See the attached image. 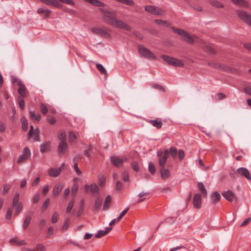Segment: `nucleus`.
<instances>
[{"instance_id":"774afa93","label":"nucleus","mask_w":251,"mask_h":251,"mask_svg":"<svg viewBox=\"0 0 251 251\" xmlns=\"http://www.w3.org/2000/svg\"><path fill=\"white\" fill-rule=\"evenodd\" d=\"M45 250L44 246L42 244H39L36 246V250L37 251H44Z\"/></svg>"},{"instance_id":"58836bf2","label":"nucleus","mask_w":251,"mask_h":251,"mask_svg":"<svg viewBox=\"0 0 251 251\" xmlns=\"http://www.w3.org/2000/svg\"><path fill=\"white\" fill-rule=\"evenodd\" d=\"M58 138L60 140V142L65 141L66 139L65 132L64 130H60L58 133Z\"/></svg>"},{"instance_id":"4be33fe9","label":"nucleus","mask_w":251,"mask_h":251,"mask_svg":"<svg viewBox=\"0 0 251 251\" xmlns=\"http://www.w3.org/2000/svg\"><path fill=\"white\" fill-rule=\"evenodd\" d=\"M112 229V228L111 227H106L105 228V230H99L97 234L96 235V237L97 238H100L102 236L106 235L107 233L110 232V231Z\"/></svg>"},{"instance_id":"2eb2a0df","label":"nucleus","mask_w":251,"mask_h":251,"mask_svg":"<svg viewBox=\"0 0 251 251\" xmlns=\"http://www.w3.org/2000/svg\"><path fill=\"white\" fill-rule=\"evenodd\" d=\"M223 196L229 201H232L235 198L234 193L231 190H228L222 193Z\"/></svg>"},{"instance_id":"bb28decb","label":"nucleus","mask_w":251,"mask_h":251,"mask_svg":"<svg viewBox=\"0 0 251 251\" xmlns=\"http://www.w3.org/2000/svg\"><path fill=\"white\" fill-rule=\"evenodd\" d=\"M148 122L158 129L161 128L162 126V122L158 120H149Z\"/></svg>"},{"instance_id":"412c9836","label":"nucleus","mask_w":251,"mask_h":251,"mask_svg":"<svg viewBox=\"0 0 251 251\" xmlns=\"http://www.w3.org/2000/svg\"><path fill=\"white\" fill-rule=\"evenodd\" d=\"M161 177L163 179H166L168 178L170 176V172L167 169H164V168H162L160 170Z\"/></svg>"},{"instance_id":"864d4df0","label":"nucleus","mask_w":251,"mask_h":251,"mask_svg":"<svg viewBox=\"0 0 251 251\" xmlns=\"http://www.w3.org/2000/svg\"><path fill=\"white\" fill-rule=\"evenodd\" d=\"M11 186L9 184H5L3 186V189L2 191V193L4 195H5L7 193L8 191L10 189Z\"/></svg>"},{"instance_id":"5701e85b","label":"nucleus","mask_w":251,"mask_h":251,"mask_svg":"<svg viewBox=\"0 0 251 251\" xmlns=\"http://www.w3.org/2000/svg\"><path fill=\"white\" fill-rule=\"evenodd\" d=\"M231 1L235 5L239 6L248 7L249 6V3L245 0H231Z\"/></svg>"},{"instance_id":"e433bc0d","label":"nucleus","mask_w":251,"mask_h":251,"mask_svg":"<svg viewBox=\"0 0 251 251\" xmlns=\"http://www.w3.org/2000/svg\"><path fill=\"white\" fill-rule=\"evenodd\" d=\"M97 69L100 71L101 74L107 75V71L104 67L100 64H97L96 65Z\"/></svg>"},{"instance_id":"4468645a","label":"nucleus","mask_w":251,"mask_h":251,"mask_svg":"<svg viewBox=\"0 0 251 251\" xmlns=\"http://www.w3.org/2000/svg\"><path fill=\"white\" fill-rule=\"evenodd\" d=\"M41 1L48 5L61 8L62 5L56 0H41Z\"/></svg>"},{"instance_id":"9d476101","label":"nucleus","mask_w":251,"mask_h":251,"mask_svg":"<svg viewBox=\"0 0 251 251\" xmlns=\"http://www.w3.org/2000/svg\"><path fill=\"white\" fill-rule=\"evenodd\" d=\"M84 189L86 192H91L93 195H98L99 193V187L95 183H92L90 185H85Z\"/></svg>"},{"instance_id":"cd10ccee","label":"nucleus","mask_w":251,"mask_h":251,"mask_svg":"<svg viewBox=\"0 0 251 251\" xmlns=\"http://www.w3.org/2000/svg\"><path fill=\"white\" fill-rule=\"evenodd\" d=\"M87 2H89L95 6L99 7H103L104 6V4L98 0H84Z\"/></svg>"},{"instance_id":"7ed1b4c3","label":"nucleus","mask_w":251,"mask_h":251,"mask_svg":"<svg viewBox=\"0 0 251 251\" xmlns=\"http://www.w3.org/2000/svg\"><path fill=\"white\" fill-rule=\"evenodd\" d=\"M162 58L168 64L176 67H182L184 65L183 63L176 58L169 56L166 55H162L161 56Z\"/></svg>"},{"instance_id":"f704fd0d","label":"nucleus","mask_w":251,"mask_h":251,"mask_svg":"<svg viewBox=\"0 0 251 251\" xmlns=\"http://www.w3.org/2000/svg\"><path fill=\"white\" fill-rule=\"evenodd\" d=\"M16 206L15 215L18 216L23 209V204L22 202H19Z\"/></svg>"},{"instance_id":"a19ab883","label":"nucleus","mask_w":251,"mask_h":251,"mask_svg":"<svg viewBox=\"0 0 251 251\" xmlns=\"http://www.w3.org/2000/svg\"><path fill=\"white\" fill-rule=\"evenodd\" d=\"M19 194L18 193H16L12 201V207H14L16 206L17 204L19 202Z\"/></svg>"},{"instance_id":"0e129e2a","label":"nucleus","mask_w":251,"mask_h":251,"mask_svg":"<svg viewBox=\"0 0 251 251\" xmlns=\"http://www.w3.org/2000/svg\"><path fill=\"white\" fill-rule=\"evenodd\" d=\"M22 128L25 131L28 128V123L25 118L24 121L22 123Z\"/></svg>"},{"instance_id":"f3484780","label":"nucleus","mask_w":251,"mask_h":251,"mask_svg":"<svg viewBox=\"0 0 251 251\" xmlns=\"http://www.w3.org/2000/svg\"><path fill=\"white\" fill-rule=\"evenodd\" d=\"M102 202V199L100 197H98L95 201V202L93 207V211L98 212L100 210Z\"/></svg>"},{"instance_id":"5fc2aeb1","label":"nucleus","mask_w":251,"mask_h":251,"mask_svg":"<svg viewBox=\"0 0 251 251\" xmlns=\"http://www.w3.org/2000/svg\"><path fill=\"white\" fill-rule=\"evenodd\" d=\"M70 219L69 218H67L66 219L65 223H64V225L62 226L63 230H66V229H67V228L69 227V225L70 224Z\"/></svg>"},{"instance_id":"6ab92c4d","label":"nucleus","mask_w":251,"mask_h":251,"mask_svg":"<svg viewBox=\"0 0 251 251\" xmlns=\"http://www.w3.org/2000/svg\"><path fill=\"white\" fill-rule=\"evenodd\" d=\"M61 169L59 167L57 168H52L48 171L49 175L50 176L56 177L61 173Z\"/></svg>"},{"instance_id":"09e8293b","label":"nucleus","mask_w":251,"mask_h":251,"mask_svg":"<svg viewBox=\"0 0 251 251\" xmlns=\"http://www.w3.org/2000/svg\"><path fill=\"white\" fill-rule=\"evenodd\" d=\"M129 210V208L127 207L125 209H124L120 214L119 216L117 218V222H119L121 219L125 215V214Z\"/></svg>"},{"instance_id":"052dcab7","label":"nucleus","mask_w":251,"mask_h":251,"mask_svg":"<svg viewBox=\"0 0 251 251\" xmlns=\"http://www.w3.org/2000/svg\"><path fill=\"white\" fill-rule=\"evenodd\" d=\"M205 51L209 53V54H215L216 53L215 50L210 47H207L205 49Z\"/></svg>"},{"instance_id":"de8ad7c7","label":"nucleus","mask_w":251,"mask_h":251,"mask_svg":"<svg viewBox=\"0 0 251 251\" xmlns=\"http://www.w3.org/2000/svg\"><path fill=\"white\" fill-rule=\"evenodd\" d=\"M75 201L74 200H72L71 201H70L69 203L67 209H66V212L69 213L71 210L72 209L73 206L74 205Z\"/></svg>"},{"instance_id":"8fccbe9b","label":"nucleus","mask_w":251,"mask_h":251,"mask_svg":"<svg viewBox=\"0 0 251 251\" xmlns=\"http://www.w3.org/2000/svg\"><path fill=\"white\" fill-rule=\"evenodd\" d=\"M78 189V185L77 183H75L72 187V193L73 195H75Z\"/></svg>"},{"instance_id":"6e6d98bb","label":"nucleus","mask_w":251,"mask_h":251,"mask_svg":"<svg viewBox=\"0 0 251 251\" xmlns=\"http://www.w3.org/2000/svg\"><path fill=\"white\" fill-rule=\"evenodd\" d=\"M152 87L154 88L157 89L159 90V91L165 92V88L161 85L157 84H154L152 85Z\"/></svg>"},{"instance_id":"423d86ee","label":"nucleus","mask_w":251,"mask_h":251,"mask_svg":"<svg viewBox=\"0 0 251 251\" xmlns=\"http://www.w3.org/2000/svg\"><path fill=\"white\" fill-rule=\"evenodd\" d=\"M92 32L97 35L103 36L105 38H110L111 36V29L106 27L101 28H93Z\"/></svg>"},{"instance_id":"a18cd8bd","label":"nucleus","mask_w":251,"mask_h":251,"mask_svg":"<svg viewBox=\"0 0 251 251\" xmlns=\"http://www.w3.org/2000/svg\"><path fill=\"white\" fill-rule=\"evenodd\" d=\"M24 97L20 96L18 97V104L20 106V107L22 109H24L25 108V101L24 100Z\"/></svg>"},{"instance_id":"393cba45","label":"nucleus","mask_w":251,"mask_h":251,"mask_svg":"<svg viewBox=\"0 0 251 251\" xmlns=\"http://www.w3.org/2000/svg\"><path fill=\"white\" fill-rule=\"evenodd\" d=\"M50 150V142H46L40 145V150L41 152H45Z\"/></svg>"},{"instance_id":"f8f14e48","label":"nucleus","mask_w":251,"mask_h":251,"mask_svg":"<svg viewBox=\"0 0 251 251\" xmlns=\"http://www.w3.org/2000/svg\"><path fill=\"white\" fill-rule=\"evenodd\" d=\"M193 203L195 208L199 209L201 207V197L200 194H196L194 195Z\"/></svg>"},{"instance_id":"c9c22d12","label":"nucleus","mask_w":251,"mask_h":251,"mask_svg":"<svg viewBox=\"0 0 251 251\" xmlns=\"http://www.w3.org/2000/svg\"><path fill=\"white\" fill-rule=\"evenodd\" d=\"M99 178V181L98 184L99 185L103 187L105 185L106 179L105 177L102 175H99L98 176Z\"/></svg>"},{"instance_id":"e2e57ef3","label":"nucleus","mask_w":251,"mask_h":251,"mask_svg":"<svg viewBox=\"0 0 251 251\" xmlns=\"http://www.w3.org/2000/svg\"><path fill=\"white\" fill-rule=\"evenodd\" d=\"M251 221V217L248 218L243 221L240 225L241 226H244L247 225Z\"/></svg>"},{"instance_id":"2f4dec72","label":"nucleus","mask_w":251,"mask_h":251,"mask_svg":"<svg viewBox=\"0 0 251 251\" xmlns=\"http://www.w3.org/2000/svg\"><path fill=\"white\" fill-rule=\"evenodd\" d=\"M37 12L38 14H44L46 16V17L48 18L50 17V15L51 13V11L50 10L45 9L42 8H40L37 10Z\"/></svg>"},{"instance_id":"4c0bfd02","label":"nucleus","mask_w":251,"mask_h":251,"mask_svg":"<svg viewBox=\"0 0 251 251\" xmlns=\"http://www.w3.org/2000/svg\"><path fill=\"white\" fill-rule=\"evenodd\" d=\"M210 4L215 7H217V8H223L224 7V5L221 3L220 2H219V1L217 0H212L211 1H210Z\"/></svg>"},{"instance_id":"49530a36","label":"nucleus","mask_w":251,"mask_h":251,"mask_svg":"<svg viewBox=\"0 0 251 251\" xmlns=\"http://www.w3.org/2000/svg\"><path fill=\"white\" fill-rule=\"evenodd\" d=\"M173 31L176 33L178 34V35L181 36L182 37H183L185 33H186V31L185 30L179 28H173Z\"/></svg>"},{"instance_id":"9b49d317","label":"nucleus","mask_w":251,"mask_h":251,"mask_svg":"<svg viewBox=\"0 0 251 251\" xmlns=\"http://www.w3.org/2000/svg\"><path fill=\"white\" fill-rule=\"evenodd\" d=\"M237 173L241 176H244L249 180H251V176L250 172L248 169L244 167H241L237 169Z\"/></svg>"},{"instance_id":"a211bd4d","label":"nucleus","mask_w":251,"mask_h":251,"mask_svg":"<svg viewBox=\"0 0 251 251\" xmlns=\"http://www.w3.org/2000/svg\"><path fill=\"white\" fill-rule=\"evenodd\" d=\"M19 86V89H18V92L20 94V96L25 97V90L26 87L25 84L21 81H18V85Z\"/></svg>"},{"instance_id":"1a4fd4ad","label":"nucleus","mask_w":251,"mask_h":251,"mask_svg":"<svg viewBox=\"0 0 251 251\" xmlns=\"http://www.w3.org/2000/svg\"><path fill=\"white\" fill-rule=\"evenodd\" d=\"M110 159L112 164L116 167H121L123 162L126 160V157L125 156L120 157L118 156H112L110 157Z\"/></svg>"},{"instance_id":"0eeeda50","label":"nucleus","mask_w":251,"mask_h":251,"mask_svg":"<svg viewBox=\"0 0 251 251\" xmlns=\"http://www.w3.org/2000/svg\"><path fill=\"white\" fill-rule=\"evenodd\" d=\"M30 155L31 152L29 148L27 147H25L23 151V153L20 155L18 158L17 163L21 164L23 162L25 161L30 156Z\"/></svg>"},{"instance_id":"4d7b16f0","label":"nucleus","mask_w":251,"mask_h":251,"mask_svg":"<svg viewBox=\"0 0 251 251\" xmlns=\"http://www.w3.org/2000/svg\"><path fill=\"white\" fill-rule=\"evenodd\" d=\"M122 178L124 181L126 182L128 180V174L127 171H125L122 174Z\"/></svg>"},{"instance_id":"c756f323","label":"nucleus","mask_w":251,"mask_h":251,"mask_svg":"<svg viewBox=\"0 0 251 251\" xmlns=\"http://www.w3.org/2000/svg\"><path fill=\"white\" fill-rule=\"evenodd\" d=\"M221 199V195L220 193L217 192L215 191L213 192L212 196V200L213 203H217L219 202L220 201Z\"/></svg>"},{"instance_id":"20e7f679","label":"nucleus","mask_w":251,"mask_h":251,"mask_svg":"<svg viewBox=\"0 0 251 251\" xmlns=\"http://www.w3.org/2000/svg\"><path fill=\"white\" fill-rule=\"evenodd\" d=\"M236 14L238 17L245 24L251 26V15L242 10L236 11Z\"/></svg>"},{"instance_id":"72a5a7b5","label":"nucleus","mask_w":251,"mask_h":251,"mask_svg":"<svg viewBox=\"0 0 251 251\" xmlns=\"http://www.w3.org/2000/svg\"><path fill=\"white\" fill-rule=\"evenodd\" d=\"M198 185L200 191L202 193V194L203 195L206 196L207 195V191L206 189L205 188L203 184L201 182H199L198 183Z\"/></svg>"},{"instance_id":"bf43d9fd","label":"nucleus","mask_w":251,"mask_h":251,"mask_svg":"<svg viewBox=\"0 0 251 251\" xmlns=\"http://www.w3.org/2000/svg\"><path fill=\"white\" fill-rule=\"evenodd\" d=\"M184 152L182 150H179L178 151V156L180 160H182L184 157Z\"/></svg>"},{"instance_id":"b1692460","label":"nucleus","mask_w":251,"mask_h":251,"mask_svg":"<svg viewBox=\"0 0 251 251\" xmlns=\"http://www.w3.org/2000/svg\"><path fill=\"white\" fill-rule=\"evenodd\" d=\"M63 185L61 183H59L57 185H56L53 189L52 191V194L55 197L57 196L63 189Z\"/></svg>"},{"instance_id":"79ce46f5","label":"nucleus","mask_w":251,"mask_h":251,"mask_svg":"<svg viewBox=\"0 0 251 251\" xmlns=\"http://www.w3.org/2000/svg\"><path fill=\"white\" fill-rule=\"evenodd\" d=\"M40 107L41 112L46 115L48 112V108L43 103H41L40 104Z\"/></svg>"},{"instance_id":"c85d7f7f","label":"nucleus","mask_w":251,"mask_h":251,"mask_svg":"<svg viewBox=\"0 0 251 251\" xmlns=\"http://www.w3.org/2000/svg\"><path fill=\"white\" fill-rule=\"evenodd\" d=\"M183 38L185 41L190 44L193 43L194 41L193 36L187 32H186Z\"/></svg>"},{"instance_id":"a878e982","label":"nucleus","mask_w":251,"mask_h":251,"mask_svg":"<svg viewBox=\"0 0 251 251\" xmlns=\"http://www.w3.org/2000/svg\"><path fill=\"white\" fill-rule=\"evenodd\" d=\"M31 220V216L29 215H26L23 222V228L26 230L29 225Z\"/></svg>"},{"instance_id":"603ef678","label":"nucleus","mask_w":251,"mask_h":251,"mask_svg":"<svg viewBox=\"0 0 251 251\" xmlns=\"http://www.w3.org/2000/svg\"><path fill=\"white\" fill-rule=\"evenodd\" d=\"M155 23L158 25H163L164 26H168L167 25V21H163L161 19H156L154 20Z\"/></svg>"},{"instance_id":"f257e3e1","label":"nucleus","mask_w":251,"mask_h":251,"mask_svg":"<svg viewBox=\"0 0 251 251\" xmlns=\"http://www.w3.org/2000/svg\"><path fill=\"white\" fill-rule=\"evenodd\" d=\"M100 10L103 13V19L108 24L126 31L131 30V28L130 26L123 21L116 18L115 12L108 11L103 8H100Z\"/></svg>"},{"instance_id":"69168bd1","label":"nucleus","mask_w":251,"mask_h":251,"mask_svg":"<svg viewBox=\"0 0 251 251\" xmlns=\"http://www.w3.org/2000/svg\"><path fill=\"white\" fill-rule=\"evenodd\" d=\"M132 168L135 171L138 172L139 170V167L137 162H133L131 164Z\"/></svg>"},{"instance_id":"6e6552de","label":"nucleus","mask_w":251,"mask_h":251,"mask_svg":"<svg viewBox=\"0 0 251 251\" xmlns=\"http://www.w3.org/2000/svg\"><path fill=\"white\" fill-rule=\"evenodd\" d=\"M208 65L214 69H218L223 72H230L232 71V69L231 68L224 65L223 64H218L215 62H210L208 63Z\"/></svg>"},{"instance_id":"7c9ffc66","label":"nucleus","mask_w":251,"mask_h":251,"mask_svg":"<svg viewBox=\"0 0 251 251\" xmlns=\"http://www.w3.org/2000/svg\"><path fill=\"white\" fill-rule=\"evenodd\" d=\"M40 130L38 128L34 129V131L32 134V137L33 139L35 142H38L40 141Z\"/></svg>"},{"instance_id":"473e14b6","label":"nucleus","mask_w":251,"mask_h":251,"mask_svg":"<svg viewBox=\"0 0 251 251\" xmlns=\"http://www.w3.org/2000/svg\"><path fill=\"white\" fill-rule=\"evenodd\" d=\"M29 115L30 118L33 120H36L37 121H40L41 120V116L39 114H35L34 112L30 111H29Z\"/></svg>"},{"instance_id":"ddd939ff","label":"nucleus","mask_w":251,"mask_h":251,"mask_svg":"<svg viewBox=\"0 0 251 251\" xmlns=\"http://www.w3.org/2000/svg\"><path fill=\"white\" fill-rule=\"evenodd\" d=\"M169 156V150H166L164 151L163 155L160 157L159 158V165L164 168L166 162V160Z\"/></svg>"},{"instance_id":"f03ea898","label":"nucleus","mask_w":251,"mask_h":251,"mask_svg":"<svg viewBox=\"0 0 251 251\" xmlns=\"http://www.w3.org/2000/svg\"><path fill=\"white\" fill-rule=\"evenodd\" d=\"M145 10L147 12L158 16H162L165 14L166 11L162 8L157 6L148 5L145 7Z\"/></svg>"},{"instance_id":"39448f33","label":"nucleus","mask_w":251,"mask_h":251,"mask_svg":"<svg viewBox=\"0 0 251 251\" xmlns=\"http://www.w3.org/2000/svg\"><path fill=\"white\" fill-rule=\"evenodd\" d=\"M138 49L140 54L144 57L155 60L156 59L155 54L143 45H139Z\"/></svg>"},{"instance_id":"3c124183","label":"nucleus","mask_w":251,"mask_h":251,"mask_svg":"<svg viewBox=\"0 0 251 251\" xmlns=\"http://www.w3.org/2000/svg\"><path fill=\"white\" fill-rule=\"evenodd\" d=\"M12 214V208L9 207L7 209L6 214L5 216L6 219L10 220L11 218Z\"/></svg>"},{"instance_id":"680f3d73","label":"nucleus","mask_w":251,"mask_h":251,"mask_svg":"<svg viewBox=\"0 0 251 251\" xmlns=\"http://www.w3.org/2000/svg\"><path fill=\"white\" fill-rule=\"evenodd\" d=\"M34 131V130L33 129V126L32 125H31L30 126V130L28 131V134H27V138L28 139L32 137V134H33Z\"/></svg>"},{"instance_id":"338daca9","label":"nucleus","mask_w":251,"mask_h":251,"mask_svg":"<svg viewBox=\"0 0 251 251\" xmlns=\"http://www.w3.org/2000/svg\"><path fill=\"white\" fill-rule=\"evenodd\" d=\"M50 203V199L47 198L46 201H44L43 204V208L44 210H46L47 208L48 207L49 204Z\"/></svg>"},{"instance_id":"c03bdc74","label":"nucleus","mask_w":251,"mask_h":251,"mask_svg":"<svg viewBox=\"0 0 251 251\" xmlns=\"http://www.w3.org/2000/svg\"><path fill=\"white\" fill-rule=\"evenodd\" d=\"M149 170L151 174L153 175L155 173L156 168L154 164L153 163L150 162L149 163Z\"/></svg>"},{"instance_id":"13d9d810","label":"nucleus","mask_w":251,"mask_h":251,"mask_svg":"<svg viewBox=\"0 0 251 251\" xmlns=\"http://www.w3.org/2000/svg\"><path fill=\"white\" fill-rule=\"evenodd\" d=\"M123 188L122 183L120 181H117L116 184V188L117 191H121Z\"/></svg>"},{"instance_id":"ea45409f","label":"nucleus","mask_w":251,"mask_h":251,"mask_svg":"<svg viewBox=\"0 0 251 251\" xmlns=\"http://www.w3.org/2000/svg\"><path fill=\"white\" fill-rule=\"evenodd\" d=\"M170 153L173 158H176L177 156V151L176 148L171 147L169 151V154Z\"/></svg>"},{"instance_id":"37998d69","label":"nucleus","mask_w":251,"mask_h":251,"mask_svg":"<svg viewBox=\"0 0 251 251\" xmlns=\"http://www.w3.org/2000/svg\"><path fill=\"white\" fill-rule=\"evenodd\" d=\"M69 139L70 142H75L77 139V137L74 132L70 131L69 132Z\"/></svg>"},{"instance_id":"aec40b11","label":"nucleus","mask_w":251,"mask_h":251,"mask_svg":"<svg viewBox=\"0 0 251 251\" xmlns=\"http://www.w3.org/2000/svg\"><path fill=\"white\" fill-rule=\"evenodd\" d=\"M111 201H112V197L110 195H108L104 201V203H103V207H102V210H107L109 209V208L110 207V204L111 203Z\"/></svg>"},{"instance_id":"dca6fc26","label":"nucleus","mask_w":251,"mask_h":251,"mask_svg":"<svg viewBox=\"0 0 251 251\" xmlns=\"http://www.w3.org/2000/svg\"><path fill=\"white\" fill-rule=\"evenodd\" d=\"M67 150V144L66 141L60 142L58 146V152L59 154L64 153Z\"/></svg>"}]
</instances>
